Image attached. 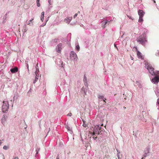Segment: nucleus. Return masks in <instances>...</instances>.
<instances>
[{
  "mask_svg": "<svg viewBox=\"0 0 159 159\" xmlns=\"http://www.w3.org/2000/svg\"><path fill=\"white\" fill-rule=\"evenodd\" d=\"M44 12L43 11L42 12V13H41V16H44Z\"/></svg>",
  "mask_w": 159,
  "mask_h": 159,
  "instance_id": "30",
  "label": "nucleus"
},
{
  "mask_svg": "<svg viewBox=\"0 0 159 159\" xmlns=\"http://www.w3.org/2000/svg\"><path fill=\"white\" fill-rule=\"evenodd\" d=\"M2 143V142H0V143Z\"/></svg>",
  "mask_w": 159,
  "mask_h": 159,
  "instance_id": "43",
  "label": "nucleus"
},
{
  "mask_svg": "<svg viewBox=\"0 0 159 159\" xmlns=\"http://www.w3.org/2000/svg\"><path fill=\"white\" fill-rule=\"evenodd\" d=\"M38 63H37L36 65V66L35 67L36 69V71L35 72V74L36 75V76H38V73L39 72V68L38 66Z\"/></svg>",
  "mask_w": 159,
  "mask_h": 159,
  "instance_id": "9",
  "label": "nucleus"
},
{
  "mask_svg": "<svg viewBox=\"0 0 159 159\" xmlns=\"http://www.w3.org/2000/svg\"><path fill=\"white\" fill-rule=\"evenodd\" d=\"M145 68L149 71L150 74L152 75H159V71L155 72L154 71V69L152 66L149 64L147 62L145 63Z\"/></svg>",
  "mask_w": 159,
  "mask_h": 159,
  "instance_id": "1",
  "label": "nucleus"
},
{
  "mask_svg": "<svg viewBox=\"0 0 159 159\" xmlns=\"http://www.w3.org/2000/svg\"><path fill=\"white\" fill-rule=\"evenodd\" d=\"M99 98H101V99H102L103 100V101L104 102H106V101H105V100H106V99L103 96H99V97H98Z\"/></svg>",
  "mask_w": 159,
  "mask_h": 159,
  "instance_id": "17",
  "label": "nucleus"
},
{
  "mask_svg": "<svg viewBox=\"0 0 159 159\" xmlns=\"http://www.w3.org/2000/svg\"><path fill=\"white\" fill-rule=\"evenodd\" d=\"M18 71V69L17 67H15L11 70V71L12 73H15L16 72Z\"/></svg>",
  "mask_w": 159,
  "mask_h": 159,
  "instance_id": "10",
  "label": "nucleus"
},
{
  "mask_svg": "<svg viewBox=\"0 0 159 159\" xmlns=\"http://www.w3.org/2000/svg\"><path fill=\"white\" fill-rule=\"evenodd\" d=\"M3 105L2 106V110L3 112H6L8 109L9 104L7 102L3 101Z\"/></svg>",
  "mask_w": 159,
  "mask_h": 159,
  "instance_id": "4",
  "label": "nucleus"
},
{
  "mask_svg": "<svg viewBox=\"0 0 159 159\" xmlns=\"http://www.w3.org/2000/svg\"><path fill=\"white\" fill-rule=\"evenodd\" d=\"M84 81H85V82L87 81L86 77L85 75L84 76Z\"/></svg>",
  "mask_w": 159,
  "mask_h": 159,
  "instance_id": "25",
  "label": "nucleus"
},
{
  "mask_svg": "<svg viewBox=\"0 0 159 159\" xmlns=\"http://www.w3.org/2000/svg\"><path fill=\"white\" fill-rule=\"evenodd\" d=\"M76 49L79 51L80 50V47L79 45H77L76 46Z\"/></svg>",
  "mask_w": 159,
  "mask_h": 159,
  "instance_id": "22",
  "label": "nucleus"
},
{
  "mask_svg": "<svg viewBox=\"0 0 159 159\" xmlns=\"http://www.w3.org/2000/svg\"><path fill=\"white\" fill-rule=\"evenodd\" d=\"M135 48L136 49V50L137 51V55L138 58L143 59V57L142 53L138 50V49L137 47Z\"/></svg>",
  "mask_w": 159,
  "mask_h": 159,
  "instance_id": "6",
  "label": "nucleus"
},
{
  "mask_svg": "<svg viewBox=\"0 0 159 159\" xmlns=\"http://www.w3.org/2000/svg\"><path fill=\"white\" fill-rule=\"evenodd\" d=\"M62 46V44L61 43L59 44L57 47V52L60 53L61 52V47Z\"/></svg>",
  "mask_w": 159,
  "mask_h": 159,
  "instance_id": "7",
  "label": "nucleus"
},
{
  "mask_svg": "<svg viewBox=\"0 0 159 159\" xmlns=\"http://www.w3.org/2000/svg\"><path fill=\"white\" fill-rule=\"evenodd\" d=\"M27 69H28V70L29 71V65L28 64L27 65Z\"/></svg>",
  "mask_w": 159,
  "mask_h": 159,
  "instance_id": "36",
  "label": "nucleus"
},
{
  "mask_svg": "<svg viewBox=\"0 0 159 159\" xmlns=\"http://www.w3.org/2000/svg\"><path fill=\"white\" fill-rule=\"evenodd\" d=\"M130 19H131L132 20H134V19L131 18L130 16H127Z\"/></svg>",
  "mask_w": 159,
  "mask_h": 159,
  "instance_id": "28",
  "label": "nucleus"
},
{
  "mask_svg": "<svg viewBox=\"0 0 159 159\" xmlns=\"http://www.w3.org/2000/svg\"><path fill=\"white\" fill-rule=\"evenodd\" d=\"M155 76H156L154 78L152 79V81L154 83H157L159 82V78L157 76V75Z\"/></svg>",
  "mask_w": 159,
  "mask_h": 159,
  "instance_id": "8",
  "label": "nucleus"
},
{
  "mask_svg": "<svg viewBox=\"0 0 159 159\" xmlns=\"http://www.w3.org/2000/svg\"><path fill=\"white\" fill-rule=\"evenodd\" d=\"M137 40L138 42L143 45H144L145 42L147 41L144 35L140 36L137 39Z\"/></svg>",
  "mask_w": 159,
  "mask_h": 159,
  "instance_id": "3",
  "label": "nucleus"
},
{
  "mask_svg": "<svg viewBox=\"0 0 159 159\" xmlns=\"http://www.w3.org/2000/svg\"><path fill=\"white\" fill-rule=\"evenodd\" d=\"M71 115H72V114H71V113H69L67 114V116H71Z\"/></svg>",
  "mask_w": 159,
  "mask_h": 159,
  "instance_id": "29",
  "label": "nucleus"
},
{
  "mask_svg": "<svg viewBox=\"0 0 159 159\" xmlns=\"http://www.w3.org/2000/svg\"><path fill=\"white\" fill-rule=\"evenodd\" d=\"M102 27L103 28H104L105 27V26H102Z\"/></svg>",
  "mask_w": 159,
  "mask_h": 159,
  "instance_id": "40",
  "label": "nucleus"
},
{
  "mask_svg": "<svg viewBox=\"0 0 159 159\" xmlns=\"http://www.w3.org/2000/svg\"><path fill=\"white\" fill-rule=\"evenodd\" d=\"M62 154L61 153H59L58 154V156L57 157L56 159H59V156H60V157H62Z\"/></svg>",
  "mask_w": 159,
  "mask_h": 159,
  "instance_id": "19",
  "label": "nucleus"
},
{
  "mask_svg": "<svg viewBox=\"0 0 159 159\" xmlns=\"http://www.w3.org/2000/svg\"><path fill=\"white\" fill-rule=\"evenodd\" d=\"M103 125V124H102V126Z\"/></svg>",
  "mask_w": 159,
  "mask_h": 159,
  "instance_id": "45",
  "label": "nucleus"
},
{
  "mask_svg": "<svg viewBox=\"0 0 159 159\" xmlns=\"http://www.w3.org/2000/svg\"><path fill=\"white\" fill-rule=\"evenodd\" d=\"M143 16H139V22H142L143 21Z\"/></svg>",
  "mask_w": 159,
  "mask_h": 159,
  "instance_id": "15",
  "label": "nucleus"
},
{
  "mask_svg": "<svg viewBox=\"0 0 159 159\" xmlns=\"http://www.w3.org/2000/svg\"><path fill=\"white\" fill-rule=\"evenodd\" d=\"M51 0H48V2L50 4V2Z\"/></svg>",
  "mask_w": 159,
  "mask_h": 159,
  "instance_id": "39",
  "label": "nucleus"
},
{
  "mask_svg": "<svg viewBox=\"0 0 159 159\" xmlns=\"http://www.w3.org/2000/svg\"><path fill=\"white\" fill-rule=\"evenodd\" d=\"M39 2H40V0H37V1H36L37 6L38 7H39L40 6V4Z\"/></svg>",
  "mask_w": 159,
  "mask_h": 159,
  "instance_id": "20",
  "label": "nucleus"
},
{
  "mask_svg": "<svg viewBox=\"0 0 159 159\" xmlns=\"http://www.w3.org/2000/svg\"><path fill=\"white\" fill-rule=\"evenodd\" d=\"M157 103L158 104L159 107V99H158V100H157Z\"/></svg>",
  "mask_w": 159,
  "mask_h": 159,
  "instance_id": "32",
  "label": "nucleus"
},
{
  "mask_svg": "<svg viewBox=\"0 0 159 159\" xmlns=\"http://www.w3.org/2000/svg\"><path fill=\"white\" fill-rule=\"evenodd\" d=\"M70 59L72 60H74L77 61L78 58L76 54L74 51H71L70 54Z\"/></svg>",
  "mask_w": 159,
  "mask_h": 159,
  "instance_id": "5",
  "label": "nucleus"
},
{
  "mask_svg": "<svg viewBox=\"0 0 159 159\" xmlns=\"http://www.w3.org/2000/svg\"><path fill=\"white\" fill-rule=\"evenodd\" d=\"M119 155L118 156V159H119V158H120V157H119Z\"/></svg>",
  "mask_w": 159,
  "mask_h": 159,
  "instance_id": "41",
  "label": "nucleus"
},
{
  "mask_svg": "<svg viewBox=\"0 0 159 159\" xmlns=\"http://www.w3.org/2000/svg\"><path fill=\"white\" fill-rule=\"evenodd\" d=\"M3 149L5 150H7L8 148V147L6 145H5L3 147Z\"/></svg>",
  "mask_w": 159,
  "mask_h": 159,
  "instance_id": "23",
  "label": "nucleus"
},
{
  "mask_svg": "<svg viewBox=\"0 0 159 159\" xmlns=\"http://www.w3.org/2000/svg\"><path fill=\"white\" fill-rule=\"evenodd\" d=\"M13 159H19V158H18V157H15V158H13Z\"/></svg>",
  "mask_w": 159,
  "mask_h": 159,
  "instance_id": "37",
  "label": "nucleus"
},
{
  "mask_svg": "<svg viewBox=\"0 0 159 159\" xmlns=\"http://www.w3.org/2000/svg\"><path fill=\"white\" fill-rule=\"evenodd\" d=\"M148 149V152H147L145 153L144 155H143V157H142V159H143V158L146 157L148 155L147 154L149 153V149Z\"/></svg>",
  "mask_w": 159,
  "mask_h": 159,
  "instance_id": "13",
  "label": "nucleus"
},
{
  "mask_svg": "<svg viewBox=\"0 0 159 159\" xmlns=\"http://www.w3.org/2000/svg\"><path fill=\"white\" fill-rule=\"evenodd\" d=\"M83 122H84V124H83V126H84V127H86V125L85 124H84V121H83Z\"/></svg>",
  "mask_w": 159,
  "mask_h": 159,
  "instance_id": "34",
  "label": "nucleus"
},
{
  "mask_svg": "<svg viewBox=\"0 0 159 159\" xmlns=\"http://www.w3.org/2000/svg\"><path fill=\"white\" fill-rule=\"evenodd\" d=\"M101 127H99L98 125H96L93 129V131H89L90 134H92V135L96 134L98 135L101 132L102 130Z\"/></svg>",
  "mask_w": 159,
  "mask_h": 159,
  "instance_id": "2",
  "label": "nucleus"
},
{
  "mask_svg": "<svg viewBox=\"0 0 159 159\" xmlns=\"http://www.w3.org/2000/svg\"><path fill=\"white\" fill-rule=\"evenodd\" d=\"M77 13L75 14L74 16V18H75L77 16Z\"/></svg>",
  "mask_w": 159,
  "mask_h": 159,
  "instance_id": "31",
  "label": "nucleus"
},
{
  "mask_svg": "<svg viewBox=\"0 0 159 159\" xmlns=\"http://www.w3.org/2000/svg\"><path fill=\"white\" fill-rule=\"evenodd\" d=\"M66 129H68V130L70 131H71V129H72L70 127H69L67 125H66Z\"/></svg>",
  "mask_w": 159,
  "mask_h": 159,
  "instance_id": "18",
  "label": "nucleus"
},
{
  "mask_svg": "<svg viewBox=\"0 0 159 159\" xmlns=\"http://www.w3.org/2000/svg\"><path fill=\"white\" fill-rule=\"evenodd\" d=\"M107 23V21H105L104 22H103V23L104 24V25H105Z\"/></svg>",
  "mask_w": 159,
  "mask_h": 159,
  "instance_id": "26",
  "label": "nucleus"
},
{
  "mask_svg": "<svg viewBox=\"0 0 159 159\" xmlns=\"http://www.w3.org/2000/svg\"><path fill=\"white\" fill-rule=\"evenodd\" d=\"M58 39H55L54 40V41L55 43H57V41Z\"/></svg>",
  "mask_w": 159,
  "mask_h": 159,
  "instance_id": "27",
  "label": "nucleus"
},
{
  "mask_svg": "<svg viewBox=\"0 0 159 159\" xmlns=\"http://www.w3.org/2000/svg\"><path fill=\"white\" fill-rule=\"evenodd\" d=\"M153 0V1H154V2H155V1H154V0Z\"/></svg>",
  "mask_w": 159,
  "mask_h": 159,
  "instance_id": "42",
  "label": "nucleus"
},
{
  "mask_svg": "<svg viewBox=\"0 0 159 159\" xmlns=\"http://www.w3.org/2000/svg\"><path fill=\"white\" fill-rule=\"evenodd\" d=\"M0 159H5L4 155L2 153L0 154Z\"/></svg>",
  "mask_w": 159,
  "mask_h": 159,
  "instance_id": "16",
  "label": "nucleus"
},
{
  "mask_svg": "<svg viewBox=\"0 0 159 159\" xmlns=\"http://www.w3.org/2000/svg\"><path fill=\"white\" fill-rule=\"evenodd\" d=\"M37 77V76H36L34 80L33 81V83L34 84L38 80V78Z\"/></svg>",
  "mask_w": 159,
  "mask_h": 159,
  "instance_id": "21",
  "label": "nucleus"
},
{
  "mask_svg": "<svg viewBox=\"0 0 159 159\" xmlns=\"http://www.w3.org/2000/svg\"><path fill=\"white\" fill-rule=\"evenodd\" d=\"M138 14L139 16H144V12L142 10H139Z\"/></svg>",
  "mask_w": 159,
  "mask_h": 159,
  "instance_id": "11",
  "label": "nucleus"
},
{
  "mask_svg": "<svg viewBox=\"0 0 159 159\" xmlns=\"http://www.w3.org/2000/svg\"><path fill=\"white\" fill-rule=\"evenodd\" d=\"M5 117H4H4H3L2 118V121H3V120H5Z\"/></svg>",
  "mask_w": 159,
  "mask_h": 159,
  "instance_id": "33",
  "label": "nucleus"
},
{
  "mask_svg": "<svg viewBox=\"0 0 159 159\" xmlns=\"http://www.w3.org/2000/svg\"><path fill=\"white\" fill-rule=\"evenodd\" d=\"M44 16H41V20L42 21H43V20L44 19Z\"/></svg>",
  "mask_w": 159,
  "mask_h": 159,
  "instance_id": "24",
  "label": "nucleus"
},
{
  "mask_svg": "<svg viewBox=\"0 0 159 159\" xmlns=\"http://www.w3.org/2000/svg\"><path fill=\"white\" fill-rule=\"evenodd\" d=\"M93 138L95 140H96V139L98 138H97V136H96V137H95L94 136V137H93Z\"/></svg>",
  "mask_w": 159,
  "mask_h": 159,
  "instance_id": "35",
  "label": "nucleus"
},
{
  "mask_svg": "<svg viewBox=\"0 0 159 159\" xmlns=\"http://www.w3.org/2000/svg\"><path fill=\"white\" fill-rule=\"evenodd\" d=\"M130 58H131V60H133L134 58H133V57H132L131 56V57H130Z\"/></svg>",
  "mask_w": 159,
  "mask_h": 159,
  "instance_id": "38",
  "label": "nucleus"
},
{
  "mask_svg": "<svg viewBox=\"0 0 159 159\" xmlns=\"http://www.w3.org/2000/svg\"><path fill=\"white\" fill-rule=\"evenodd\" d=\"M2 143V142H0V143Z\"/></svg>",
  "mask_w": 159,
  "mask_h": 159,
  "instance_id": "44",
  "label": "nucleus"
},
{
  "mask_svg": "<svg viewBox=\"0 0 159 159\" xmlns=\"http://www.w3.org/2000/svg\"><path fill=\"white\" fill-rule=\"evenodd\" d=\"M34 20L33 19H32V20H30L28 23L27 24L28 25H33L32 22H31L32 21Z\"/></svg>",
  "mask_w": 159,
  "mask_h": 159,
  "instance_id": "14",
  "label": "nucleus"
},
{
  "mask_svg": "<svg viewBox=\"0 0 159 159\" xmlns=\"http://www.w3.org/2000/svg\"><path fill=\"white\" fill-rule=\"evenodd\" d=\"M72 19L71 17H67L65 19V20L67 21L66 23H69Z\"/></svg>",
  "mask_w": 159,
  "mask_h": 159,
  "instance_id": "12",
  "label": "nucleus"
}]
</instances>
